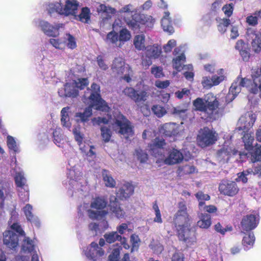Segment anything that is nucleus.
Here are the masks:
<instances>
[{"instance_id": "obj_32", "label": "nucleus", "mask_w": 261, "mask_h": 261, "mask_svg": "<svg viewBox=\"0 0 261 261\" xmlns=\"http://www.w3.org/2000/svg\"><path fill=\"white\" fill-rule=\"evenodd\" d=\"M161 25L164 31L171 34L174 32V29L171 24V20L170 17V13L165 11L161 20Z\"/></svg>"}, {"instance_id": "obj_39", "label": "nucleus", "mask_w": 261, "mask_h": 261, "mask_svg": "<svg viewBox=\"0 0 261 261\" xmlns=\"http://www.w3.org/2000/svg\"><path fill=\"white\" fill-rule=\"evenodd\" d=\"M118 38L119 44L118 46H121L125 42L129 41L132 35L130 32L126 28L122 29L119 32Z\"/></svg>"}, {"instance_id": "obj_33", "label": "nucleus", "mask_w": 261, "mask_h": 261, "mask_svg": "<svg viewBox=\"0 0 261 261\" xmlns=\"http://www.w3.org/2000/svg\"><path fill=\"white\" fill-rule=\"evenodd\" d=\"M92 108L95 109V107H92L89 105V107L86 108L83 112L76 113L75 115L76 122L83 123L87 122L92 114Z\"/></svg>"}, {"instance_id": "obj_27", "label": "nucleus", "mask_w": 261, "mask_h": 261, "mask_svg": "<svg viewBox=\"0 0 261 261\" xmlns=\"http://www.w3.org/2000/svg\"><path fill=\"white\" fill-rule=\"evenodd\" d=\"M23 212L28 221L37 227L40 226V221L38 218L33 215L32 213L33 207L30 204H26L22 208Z\"/></svg>"}, {"instance_id": "obj_20", "label": "nucleus", "mask_w": 261, "mask_h": 261, "mask_svg": "<svg viewBox=\"0 0 261 261\" xmlns=\"http://www.w3.org/2000/svg\"><path fill=\"white\" fill-rule=\"evenodd\" d=\"M250 155V160L252 163H256L255 172L261 177V145L256 144Z\"/></svg>"}, {"instance_id": "obj_56", "label": "nucleus", "mask_w": 261, "mask_h": 261, "mask_svg": "<svg viewBox=\"0 0 261 261\" xmlns=\"http://www.w3.org/2000/svg\"><path fill=\"white\" fill-rule=\"evenodd\" d=\"M187 111L186 106H177L172 109L171 113L175 116L181 117L185 114Z\"/></svg>"}, {"instance_id": "obj_23", "label": "nucleus", "mask_w": 261, "mask_h": 261, "mask_svg": "<svg viewBox=\"0 0 261 261\" xmlns=\"http://www.w3.org/2000/svg\"><path fill=\"white\" fill-rule=\"evenodd\" d=\"M3 242L8 247L15 249L18 245L17 235L10 230L5 231L3 233Z\"/></svg>"}, {"instance_id": "obj_24", "label": "nucleus", "mask_w": 261, "mask_h": 261, "mask_svg": "<svg viewBox=\"0 0 261 261\" xmlns=\"http://www.w3.org/2000/svg\"><path fill=\"white\" fill-rule=\"evenodd\" d=\"M258 223L257 217L254 215H247L243 218L241 222L242 229L245 231L255 228Z\"/></svg>"}, {"instance_id": "obj_7", "label": "nucleus", "mask_w": 261, "mask_h": 261, "mask_svg": "<svg viewBox=\"0 0 261 261\" xmlns=\"http://www.w3.org/2000/svg\"><path fill=\"white\" fill-rule=\"evenodd\" d=\"M88 92H90L89 96L85 94V98L88 97V101H84V102L90 105L92 107H95V109L102 111H108L109 108L107 105L106 102L103 100L100 96V87L98 85L93 83L91 86V89H87Z\"/></svg>"}, {"instance_id": "obj_13", "label": "nucleus", "mask_w": 261, "mask_h": 261, "mask_svg": "<svg viewBox=\"0 0 261 261\" xmlns=\"http://www.w3.org/2000/svg\"><path fill=\"white\" fill-rule=\"evenodd\" d=\"M105 244V241L103 238H101L99 240L98 244L95 242H92L89 246L87 247L86 249L84 250L85 255L89 259L95 261L105 255V251L102 248V247Z\"/></svg>"}, {"instance_id": "obj_28", "label": "nucleus", "mask_w": 261, "mask_h": 261, "mask_svg": "<svg viewBox=\"0 0 261 261\" xmlns=\"http://www.w3.org/2000/svg\"><path fill=\"white\" fill-rule=\"evenodd\" d=\"M83 141L77 142L82 153L87 157L93 158L95 156V153L93 150L94 147L88 141L83 142Z\"/></svg>"}, {"instance_id": "obj_4", "label": "nucleus", "mask_w": 261, "mask_h": 261, "mask_svg": "<svg viewBox=\"0 0 261 261\" xmlns=\"http://www.w3.org/2000/svg\"><path fill=\"white\" fill-rule=\"evenodd\" d=\"M193 105L197 110L207 115L211 119H216L218 114V101L212 93L207 94L204 99L198 98L193 102Z\"/></svg>"}, {"instance_id": "obj_51", "label": "nucleus", "mask_w": 261, "mask_h": 261, "mask_svg": "<svg viewBox=\"0 0 261 261\" xmlns=\"http://www.w3.org/2000/svg\"><path fill=\"white\" fill-rule=\"evenodd\" d=\"M49 43L56 49L62 50L65 48V43L64 42L63 38L60 39H50Z\"/></svg>"}, {"instance_id": "obj_37", "label": "nucleus", "mask_w": 261, "mask_h": 261, "mask_svg": "<svg viewBox=\"0 0 261 261\" xmlns=\"http://www.w3.org/2000/svg\"><path fill=\"white\" fill-rule=\"evenodd\" d=\"M199 220L197 222V225L200 228L206 229L211 225V217L207 214L201 213L199 214Z\"/></svg>"}, {"instance_id": "obj_58", "label": "nucleus", "mask_w": 261, "mask_h": 261, "mask_svg": "<svg viewBox=\"0 0 261 261\" xmlns=\"http://www.w3.org/2000/svg\"><path fill=\"white\" fill-rule=\"evenodd\" d=\"M120 249L121 247L120 246H115L109 256V260L110 261H118L119 259Z\"/></svg>"}, {"instance_id": "obj_36", "label": "nucleus", "mask_w": 261, "mask_h": 261, "mask_svg": "<svg viewBox=\"0 0 261 261\" xmlns=\"http://www.w3.org/2000/svg\"><path fill=\"white\" fill-rule=\"evenodd\" d=\"M214 86H217L225 80L226 78V72L223 68H220L217 70L216 74L211 77Z\"/></svg>"}, {"instance_id": "obj_31", "label": "nucleus", "mask_w": 261, "mask_h": 261, "mask_svg": "<svg viewBox=\"0 0 261 261\" xmlns=\"http://www.w3.org/2000/svg\"><path fill=\"white\" fill-rule=\"evenodd\" d=\"M145 55L149 59H156L161 54V48L157 44L148 45L145 48Z\"/></svg>"}, {"instance_id": "obj_26", "label": "nucleus", "mask_w": 261, "mask_h": 261, "mask_svg": "<svg viewBox=\"0 0 261 261\" xmlns=\"http://www.w3.org/2000/svg\"><path fill=\"white\" fill-rule=\"evenodd\" d=\"M134 187L129 183L124 184L117 192V196L121 199H126L134 193Z\"/></svg>"}, {"instance_id": "obj_40", "label": "nucleus", "mask_w": 261, "mask_h": 261, "mask_svg": "<svg viewBox=\"0 0 261 261\" xmlns=\"http://www.w3.org/2000/svg\"><path fill=\"white\" fill-rule=\"evenodd\" d=\"M35 242L30 238L25 237L22 244V251L24 253L32 252L35 249Z\"/></svg>"}, {"instance_id": "obj_43", "label": "nucleus", "mask_w": 261, "mask_h": 261, "mask_svg": "<svg viewBox=\"0 0 261 261\" xmlns=\"http://www.w3.org/2000/svg\"><path fill=\"white\" fill-rule=\"evenodd\" d=\"M145 37L143 34L137 35L135 36L134 39V45L135 48L139 50L145 49Z\"/></svg>"}, {"instance_id": "obj_17", "label": "nucleus", "mask_w": 261, "mask_h": 261, "mask_svg": "<svg viewBox=\"0 0 261 261\" xmlns=\"http://www.w3.org/2000/svg\"><path fill=\"white\" fill-rule=\"evenodd\" d=\"M182 123H167L162 125L160 128V132L167 137L176 136L180 135L184 130V127Z\"/></svg>"}, {"instance_id": "obj_57", "label": "nucleus", "mask_w": 261, "mask_h": 261, "mask_svg": "<svg viewBox=\"0 0 261 261\" xmlns=\"http://www.w3.org/2000/svg\"><path fill=\"white\" fill-rule=\"evenodd\" d=\"M130 241L132 243V248L131 251L137 250L140 246V239L138 235L136 234H133L130 236Z\"/></svg>"}, {"instance_id": "obj_50", "label": "nucleus", "mask_w": 261, "mask_h": 261, "mask_svg": "<svg viewBox=\"0 0 261 261\" xmlns=\"http://www.w3.org/2000/svg\"><path fill=\"white\" fill-rule=\"evenodd\" d=\"M195 196L199 201V207L200 210H202V206L204 204V201H207L210 199V196L200 191L195 194Z\"/></svg>"}, {"instance_id": "obj_10", "label": "nucleus", "mask_w": 261, "mask_h": 261, "mask_svg": "<svg viewBox=\"0 0 261 261\" xmlns=\"http://www.w3.org/2000/svg\"><path fill=\"white\" fill-rule=\"evenodd\" d=\"M252 83L248 79L238 77L233 82L230 86L229 92L226 96V101L229 103L232 101L237 95L241 92L242 87H246L249 90V87Z\"/></svg>"}, {"instance_id": "obj_53", "label": "nucleus", "mask_w": 261, "mask_h": 261, "mask_svg": "<svg viewBox=\"0 0 261 261\" xmlns=\"http://www.w3.org/2000/svg\"><path fill=\"white\" fill-rule=\"evenodd\" d=\"M101 136L105 142H108L110 141L112 136V132L110 129L106 126H102L100 128Z\"/></svg>"}, {"instance_id": "obj_35", "label": "nucleus", "mask_w": 261, "mask_h": 261, "mask_svg": "<svg viewBox=\"0 0 261 261\" xmlns=\"http://www.w3.org/2000/svg\"><path fill=\"white\" fill-rule=\"evenodd\" d=\"M17 216L18 214L16 212H12L11 219L9 221V224L12 230L16 231V232L21 236H24L25 234L24 231L22 230L21 226L16 222V219L17 218Z\"/></svg>"}, {"instance_id": "obj_46", "label": "nucleus", "mask_w": 261, "mask_h": 261, "mask_svg": "<svg viewBox=\"0 0 261 261\" xmlns=\"http://www.w3.org/2000/svg\"><path fill=\"white\" fill-rule=\"evenodd\" d=\"M104 240L108 243H113L116 241H119L121 239V235L119 234L117 231H111L105 233L103 236Z\"/></svg>"}, {"instance_id": "obj_55", "label": "nucleus", "mask_w": 261, "mask_h": 261, "mask_svg": "<svg viewBox=\"0 0 261 261\" xmlns=\"http://www.w3.org/2000/svg\"><path fill=\"white\" fill-rule=\"evenodd\" d=\"M218 22V31L221 33H224L227 30V27L230 24V20L228 18L220 19Z\"/></svg>"}, {"instance_id": "obj_62", "label": "nucleus", "mask_w": 261, "mask_h": 261, "mask_svg": "<svg viewBox=\"0 0 261 261\" xmlns=\"http://www.w3.org/2000/svg\"><path fill=\"white\" fill-rule=\"evenodd\" d=\"M151 72L156 78H160L164 76L163 68L161 67L153 66L151 67Z\"/></svg>"}, {"instance_id": "obj_44", "label": "nucleus", "mask_w": 261, "mask_h": 261, "mask_svg": "<svg viewBox=\"0 0 261 261\" xmlns=\"http://www.w3.org/2000/svg\"><path fill=\"white\" fill-rule=\"evenodd\" d=\"M256 174L255 170L253 171L252 169H248L243 171L242 172L238 174V177L236 179L237 182H242L243 183H246L248 181V176L251 174ZM256 174H257L256 173Z\"/></svg>"}, {"instance_id": "obj_21", "label": "nucleus", "mask_w": 261, "mask_h": 261, "mask_svg": "<svg viewBox=\"0 0 261 261\" xmlns=\"http://www.w3.org/2000/svg\"><path fill=\"white\" fill-rule=\"evenodd\" d=\"M247 35L249 40H251V44L255 52L261 51V33L259 32L249 29L247 30Z\"/></svg>"}, {"instance_id": "obj_63", "label": "nucleus", "mask_w": 261, "mask_h": 261, "mask_svg": "<svg viewBox=\"0 0 261 261\" xmlns=\"http://www.w3.org/2000/svg\"><path fill=\"white\" fill-rule=\"evenodd\" d=\"M153 208L154 211L155 217L154 218L153 221L158 223H162V219L159 208L156 203L153 205Z\"/></svg>"}, {"instance_id": "obj_18", "label": "nucleus", "mask_w": 261, "mask_h": 261, "mask_svg": "<svg viewBox=\"0 0 261 261\" xmlns=\"http://www.w3.org/2000/svg\"><path fill=\"white\" fill-rule=\"evenodd\" d=\"M255 114L247 112L239 119L237 129L239 130H249L253 125L256 120Z\"/></svg>"}, {"instance_id": "obj_64", "label": "nucleus", "mask_w": 261, "mask_h": 261, "mask_svg": "<svg viewBox=\"0 0 261 261\" xmlns=\"http://www.w3.org/2000/svg\"><path fill=\"white\" fill-rule=\"evenodd\" d=\"M150 247L157 254L161 253L163 250V246L160 243L154 241L151 243Z\"/></svg>"}, {"instance_id": "obj_3", "label": "nucleus", "mask_w": 261, "mask_h": 261, "mask_svg": "<svg viewBox=\"0 0 261 261\" xmlns=\"http://www.w3.org/2000/svg\"><path fill=\"white\" fill-rule=\"evenodd\" d=\"M165 145V142L163 139L159 138H155L152 142L149 145V148L151 152L155 156H161V159L156 160L157 163H160L162 161L166 165H173L179 164L183 160L184 156L180 150L176 149L170 150L167 155L162 156L161 148Z\"/></svg>"}, {"instance_id": "obj_38", "label": "nucleus", "mask_w": 261, "mask_h": 261, "mask_svg": "<svg viewBox=\"0 0 261 261\" xmlns=\"http://www.w3.org/2000/svg\"><path fill=\"white\" fill-rule=\"evenodd\" d=\"M101 175L104 184L106 187L114 188L116 186V181L111 176L109 171L103 169L102 170Z\"/></svg>"}, {"instance_id": "obj_41", "label": "nucleus", "mask_w": 261, "mask_h": 261, "mask_svg": "<svg viewBox=\"0 0 261 261\" xmlns=\"http://www.w3.org/2000/svg\"><path fill=\"white\" fill-rule=\"evenodd\" d=\"M90 9L86 7H83L81 10L80 14L78 15L76 14L75 17L76 19H79L82 22L88 23L90 19Z\"/></svg>"}, {"instance_id": "obj_14", "label": "nucleus", "mask_w": 261, "mask_h": 261, "mask_svg": "<svg viewBox=\"0 0 261 261\" xmlns=\"http://www.w3.org/2000/svg\"><path fill=\"white\" fill-rule=\"evenodd\" d=\"M107 205V202L104 198L97 197L92 200L91 203V207L96 209L94 211L91 210H88L89 217L93 219H98L107 215V212L102 210Z\"/></svg>"}, {"instance_id": "obj_25", "label": "nucleus", "mask_w": 261, "mask_h": 261, "mask_svg": "<svg viewBox=\"0 0 261 261\" xmlns=\"http://www.w3.org/2000/svg\"><path fill=\"white\" fill-rule=\"evenodd\" d=\"M179 50V49L178 47L174 49L173 54L176 57L172 60L173 67L177 71H180L183 69L186 62V57L184 53H180L176 56Z\"/></svg>"}, {"instance_id": "obj_22", "label": "nucleus", "mask_w": 261, "mask_h": 261, "mask_svg": "<svg viewBox=\"0 0 261 261\" xmlns=\"http://www.w3.org/2000/svg\"><path fill=\"white\" fill-rule=\"evenodd\" d=\"M123 93L127 96L130 97L132 99L134 100L136 102H138L141 101H145L148 97V94L145 91H142L139 93L133 88L126 87L123 91Z\"/></svg>"}, {"instance_id": "obj_49", "label": "nucleus", "mask_w": 261, "mask_h": 261, "mask_svg": "<svg viewBox=\"0 0 261 261\" xmlns=\"http://www.w3.org/2000/svg\"><path fill=\"white\" fill-rule=\"evenodd\" d=\"M106 41L108 43L115 44L117 45V43H119L118 34L114 31L109 32L107 35Z\"/></svg>"}, {"instance_id": "obj_34", "label": "nucleus", "mask_w": 261, "mask_h": 261, "mask_svg": "<svg viewBox=\"0 0 261 261\" xmlns=\"http://www.w3.org/2000/svg\"><path fill=\"white\" fill-rule=\"evenodd\" d=\"M54 142L59 147H63L66 142L65 137L63 135L60 128H57L53 132Z\"/></svg>"}, {"instance_id": "obj_45", "label": "nucleus", "mask_w": 261, "mask_h": 261, "mask_svg": "<svg viewBox=\"0 0 261 261\" xmlns=\"http://www.w3.org/2000/svg\"><path fill=\"white\" fill-rule=\"evenodd\" d=\"M65 46L71 49L75 48L77 46L75 38L70 34H66L63 37Z\"/></svg>"}, {"instance_id": "obj_30", "label": "nucleus", "mask_w": 261, "mask_h": 261, "mask_svg": "<svg viewBox=\"0 0 261 261\" xmlns=\"http://www.w3.org/2000/svg\"><path fill=\"white\" fill-rule=\"evenodd\" d=\"M110 210L111 211L115 214L118 218H122L125 215V212L121 209L119 204L116 201V198L114 196L110 198Z\"/></svg>"}, {"instance_id": "obj_61", "label": "nucleus", "mask_w": 261, "mask_h": 261, "mask_svg": "<svg viewBox=\"0 0 261 261\" xmlns=\"http://www.w3.org/2000/svg\"><path fill=\"white\" fill-rule=\"evenodd\" d=\"M176 45V41L174 39L170 40L168 42L163 46V49L164 51L166 53H170L172 49L175 47Z\"/></svg>"}, {"instance_id": "obj_2", "label": "nucleus", "mask_w": 261, "mask_h": 261, "mask_svg": "<svg viewBox=\"0 0 261 261\" xmlns=\"http://www.w3.org/2000/svg\"><path fill=\"white\" fill-rule=\"evenodd\" d=\"M92 122L93 125L110 123L112 124L114 130L120 134L126 139L132 136L134 133L130 122L118 112L115 113L113 118L111 116L109 118H94L92 119Z\"/></svg>"}, {"instance_id": "obj_9", "label": "nucleus", "mask_w": 261, "mask_h": 261, "mask_svg": "<svg viewBox=\"0 0 261 261\" xmlns=\"http://www.w3.org/2000/svg\"><path fill=\"white\" fill-rule=\"evenodd\" d=\"M113 73L117 75L124 74L123 79L127 83L131 82L134 72L127 64H125L121 57L116 58L112 65Z\"/></svg>"}, {"instance_id": "obj_5", "label": "nucleus", "mask_w": 261, "mask_h": 261, "mask_svg": "<svg viewBox=\"0 0 261 261\" xmlns=\"http://www.w3.org/2000/svg\"><path fill=\"white\" fill-rule=\"evenodd\" d=\"M80 7V3L76 0H66L63 4L60 1L51 3L47 5L46 9L48 13L57 12L66 16H75Z\"/></svg>"}, {"instance_id": "obj_60", "label": "nucleus", "mask_w": 261, "mask_h": 261, "mask_svg": "<svg viewBox=\"0 0 261 261\" xmlns=\"http://www.w3.org/2000/svg\"><path fill=\"white\" fill-rule=\"evenodd\" d=\"M97 11L98 13H106L107 14H114L115 12L114 9L103 4L98 6L97 8Z\"/></svg>"}, {"instance_id": "obj_48", "label": "nucleus", "mask_w": 261, "mask_h": 261, "mask_svg": "<svg viewBox=\"0 0 261 261\" xmlns=\"http://www.w3.org/2000/svg\"><path fill=\"white\" fill-rule=\"evenodd\" d=\"M7 144L9 149L15 153L19 151V146L14 138L11 136H8L7 138Z\"/></svg>"}, {"instance_id": "obj_15", "label": "nucleus", "mask_w": 261, "mask_h": 261, "mask_svg": "<svg viewBox=\"0 0 261 261\" xmlns=\"http://www.w3.org/2000/svg\"><path fill=\"white\" fill-rule=\"evenodd\" d=\"M217 135L215 132L207 127L201 129L197 136V142L202 147L214 144L217 140Z\"/></svg>"}, {"instance_id": "obj_29", "label": "nucleus", "mask_w": 261, "mask_h": 261, "mask_svg": "<svg viewBox=\"0 0 261 261\" xmlns=\"http://www.w3.org/2000/svg\"><path fill=\"white\" fill-rule=\"evenodd\" d=\"M243 133H244V134L243 135V140L244 143L245 147L247 150H251V151L247 154L248 157L250 158L251 155L250 153L255 147H252V143L254 141L253 133L250 131V129L243 130Z\"/></svg>"}, {"instance_id": "obj_47", "label": "nucleus", "mask_w": 261, "mask_h": 261, "mask_svg": "<svg viewBox=\"0 0 261 261\" xmlns=\"http://www.w3.org/2000/svg\"><path fill=\"white\" fill-rule=\"evenodd\" d=\"M261 18V10L256 11L246 18V22L250 25L255 26L257 24L258 19Z\"/></svg>"}, {"instance_id": "obj_12", "label": "nucleus", "mask_w": 261, "mask_h": 261, "mask_svg": "<svg viewBox=\"0 0 261 261\" xmlns=\"http://www.w3.org/2000/svg\"><path fill=\"white\" fill-rule=\"evenodd\" d=\"M14 170L15 172L14 175L15 183L19 188V196L22 201H27L29 198V194L23 172L19 168H15Z\"/></svg>"}, {"instance_id": "obj_6", "label": "nucleus", "mask_w": 261, "mask_h": 261, "mask_svg": "<svg viewBox=\"0 0 261 261\" xmlns=\"http://www.w3.org/2000/svg\"><path fill=\"white\" fill-rule=\"evenodd\" d=\"M88 84V79H78L71 83H66L59 90L58 93L61 97H75L79 95V90L84 89Z\"/></svg>"}, {"instance_id": "obj_19", "label": "nucleus", "mask_w": 261, "mask_h": 261, "mask_svg": "<svg viewBox=\"0 0 261 261\" xmlns=\"http://www.w3.org/2000/svg\"><path fill=\"white\" fill-rule=\"evenodd\" d=\"M219 190L223 195L232 197L239 192V188L234 181L223 180L219 185Z\"/></svg>"}, {"instance_id": "obj_16", "label": "nucleus", "mask_w": 261, "mask_h": 261, "mask_svg": "<svg viewBox=\"0 0 261 261\" xmlns=\"http://www.w3.org/2000/svg\"><path fill=\"white\" fill-rule=\"evenodd\" d=\"M37 27L40 28L42 31L49 37H57L59 35V29L63 27V24H55L53 25L44 20H37L35 21Z\"/></svg>"}, {"instance_id": "obj_52", "label": "nucleus", "mask_w": 261, "mask_h": 261, "mask_svg": "<svg viewBox=\"0 0 261 261\" xmlns=\"http://www.w3.org/2000/svg\"><path fill=\"white\" fill-rule=\"evenodd\" d=\"M81 127L79 124L74 125L72 129V133L76 142H80L83 140L84 135L81 133Z\"/></svg>"}, {"instance_id": "obj_8", "label": "nucleus", "mask_w": 261, "mask_h": 261, "mask_svg": "<svg viewBox=\"0 0 261 261\" xmlns=\"http://www.w3.org/2000/svg\"><path fill=\"white\" fill-rule=\"evenodd\" d=\"M68 178L69 179L70 188L74 190L75 192L82 194L87 190V182L79 168L74 167L70 169L68 172Z\"/></svg>"}, {"instance_id": "obj_59", "label": "nucleus", "mask_w": 261, "mask_h": 261, "mask_svg": "<svg viewBox=\"0 0 261 261\" xmlns=\"http://www.w3.org/2000/svg\"><path fill=\"white\" fill-rule=\"evenodd\" d=\"M135 155L141 163L146 162L148 159L147 154L141 149L136 150Z\"/></svg>"}, {"instance_id": "obj_42", "label": "nucleus", "mask_w": 261, "mask_h": 261, "mask_svg": "<svg viewBox=\"0 0 261 261\" xmlns=\"http://www.w3.org/2000/svg\"><path fill=\"white\" fill-rule=\"evenodd\" d=\"M255 241V237L252 232H249L245 234L243 237L242 244L245 249L248 250L252 247Z\"/></svg>"}, {"instance_id": "obj_1", "label": "nucleus", "mask_w": 261, "mask_h": 261, "mask_svg": "<svg viewBox=\"0 0 261 261\" xmlns=\"http://www.w3.org/2000/svg\"><path fill=\"white\" fill-rule=\"evenodd\" d=\"M187 209L184 202H179L178 210L174 221L178 231L179 239L190 245L196 242V237L195 233L190 229V219Z\"/></svg>"}, {"instance_id": "obj_54", "label": "nucleus", "mask_w": 261, "mask_h": 261, "mask_svg": "<svg viewBox=\"0 0 261 261\" xmlns=\"http://www.w3.org/2000/svg\"><path fill=\"white\" fill-rule=\"evenodd\" d=\"M151 110L154 114L158 117H163L167 113L164 107L158 105L153 106Z\"/></svg>"}, {"instance_id": "obj_11", "label": "nucleus", "mask_w": 261, "mask_h": 261, "mask_svg": "<svg viewBox=\"0 0 261 261\" xmlns=\"http://www.w3.org/2000/svg\"><path fill=\"white\" fill-rule=\"evenodd\" d=\"M125 21L129 27L136 30L140 28L141 25H145L146 27L151 28L155 20L151 16L136 14L132 19L125 18Z\"/></svg>"}]
</instances>
